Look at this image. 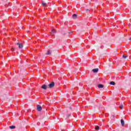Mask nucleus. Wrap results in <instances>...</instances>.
<instances>
[{"label":"nucleus","instance_id":"nucleus-9","mask_svg":"<svg viewBox=\"0 0 131 131\" xmlns=\"http://www.w3.org/2000/svg\"><path fill=\"white\" fill-rule=\"evenodd\" d=\"M42 6H43L44 7H47V6H48V5L47 4V3L43 2V1L42 2Z\"/></svg>","mask_w":131,"mask_h":131},{"label":"nucleus","instance_id":"nucleus-13","mask_svg":"<svg viewBox=\"0 0 131 131\" xmlns=\"http://www.w3.org/2000/svg\"><path fill=\"white\" fill-rule=\"evenodd\" d=\"M15 126H10L9 127L10 128H11V129H13V128H15Z\"/></svg>","mask_w":131,"mask_h":131},{"label":"nucleus","instance_id":"nucleus-3","mask_svg":"<svg viewBox=\"0 0 131 131\" xmlns=\"http://www.w3.org/2000/svg\"><path fill=\"white\" fill-rule=\"evenodd\" d=\"M16 45H17V46H18V48L19 49H22V48H23V45L22 43H20L19 42H17L16 43Z\"/></svg>","mask_w":131,"mask_h":131},{"label":"nucleus","instance_id":"nucleus-17","mask_svg":"<svg viewBox=\"0 0 131 131\" xmlns=\"http://www.w3.org/2000/svg\"><path fill=\"white\" fill-rule=\"evenodd\" d=\"M11 51H12V52L14 51H15V48H12L11 49Z\"/></svg>","mask_w":131,"mask_h":131},{"label":"nucleus","instance_id":"nucleus-6","mask_svg":"<svg viewBox=\"0 0 131 131\" xmlns=\"http://www.w3.org/2000/svg\"><path fill=\"white\" fill-rule=\"evenodd\" d=\"M121 123L122 126H124V121L123 120V119L121 120Z\"/></svg>","mask_w":131,"mask_h":131},{"label":"nucleus","instance_id":"nucleus-11","mask_svg":"<svg viewBox=\"0 0 131 131\" xmlns=\"http://www.w3.org/2000/svg\"><path fill=\"white\" fill-rule=\"evenodd\" d=\"M52 53V51H51V50H48L47 51V55H51V53Z\"/></svg>","mask_w":131,"mask_h":131},{"label":"nucleus","instance_id":"nucleus-14","mask_svg":"<svg viewBox=\"0 0 131 131\" xmlns=\"http://www.w3.org/2000/svg\"><path fill=\"white\" fill-rule=\"evenodd\" d=\"M95 129H97V130L100 129V127H99V126H97L95 127Z\"/></svg>","mask_w":131,"mask_h":131},{"label":"nucleus","instance_id":"nucleus-10","mask_svg":"<svg viewBox=\"0 0 131 131\" xmlns=\"http://www.w3.org/2000/svg\"><path fill=\"white\" fill-rule=\"evenodd\" d=\"M110 84H111V85H115V82L114 81H111Z\"/></svg>","mask_w":131,"mask_h":131},{"label":"nucleus","instance_id":"nucleus-7","mask_svg":"<svg viewBox=\"0 0 131 131\" xmlns=\"http://www.w3.org/2000/svg\"><path fill=\"white\" fill-rule=\"evenodd\" d=\"M98 88H99V89H102V88H104V85L103 84H98Z\"/></svg>","mask_w":131,"mask_h":131},{"label":"nucleus","instance_id":"nucleus-15","mask_svg":"<svg viewBox=\"0 0 131 131\" xmlns=\"http://www.w3.org/2000/svg\"><path fill=\"white\" fill-rule=\"evenodd\" d=\"M123 105H120V108L123 109Z\"/></svg>","mask_w":131,"mask_h":131},{"label":"nucleus","instance_id":"nucleus-2","mask_svg":"<svg viewBox=\"0 0 131 131\" xmlns=\"http://www.w3.org/2000/svg\"><path fill=\"white\" fill-rule=\"evenodd\" d=\"M37 111H41L42 110V107L39 105H37Z\"/></svg>","mask_w":131,"mask_h":131},{"label":"nucleus","instance_id":"nucleus-16","mask_svg":"<svg viewBox=\"0 0 131 131\" xmlns=\"http://www.w3.org/2000/svg\"><path fill=\"white\" fill-rule=\"evenodd\" d=\"M123 58H124V59H126V56L123 55Z\"/></svg>","mask_w":131,"mask_h":131},{"label":"nucleus","instance_id":"nucleus-12","mask_svg":"<svg viewBox=\"0 0 131 131\" xmlns=\"http://www.w3.org/2000/svg\"><path fill=\"white\" fill-rule=\"evenodd\" d=\"M76 17H77V16L76 15V14H74L73 15V17L74 18V19H76Z\"/></svg>","mask_w":131,"mask_h":131},{"label":"nucleus","instance_id":"nucleus-1","mask_svg":"<svg viewBox=\"0 0 131 131\" xmlns=\"http://www.w3.org/2000/svg\"><path fill=\"white\" fill-rule=\"evenodd\" d=\"M54 85H55V82H52L51 83H50L48 85L49 88H50V89H52V88H54Z\"/></svg>","mask_w":131,"mask_h":131},{"label":"nucleus","instance_id":"nucleus-18","mask_svg":"<svg viewBox=\"0 0 131 131\" xmlns=\"http://www.w3.org/2000/svg\"><path fill=\"white\" fill-rule=\"evenodd\" d=\"M129 40H131V37L129 38Z\"/></svg>","mask_w":131,"mask_h":131},{"label":"nucleus","instance_id":"nucleus-5","mask_svg":"<svg viewBox=\"0 0 131 131\" xmlns=\"http://www.w3.org/2000/svg\"><path fill=\"white\" fill-rule=\"evenodd\" d=\"M41 89H42L43 90H47V85L44 84V85H42Z\"/></svg>","mask_w":131,"mask_h":131},{"label":"nucleus","instance_id":"nucleus-4","mask_svg":"<svg viewBox=\"0 0 131 131\" xmlns=\"http://www.w3.org/2000/svg\"><path fill=\"white\" fill-rule=\"evenodd\" d=\"M92 71L94 73H97V72H98V71H99V69H94L92 70Z\"/></svg>","mask_w":131,"mask_h":131},{"label":"nucleus","instance_id":"nucleus-8","mask_svg":"<svg viewBox=\"0 0 131 131\" xmlns=\"http://www.w3.org/2000/svg\"><path fill=\"white\" fill-rule=\"evenodd\" d=\"M55 33H56V30H52L51 31V35H54Z\"/></svg>","mask_w":131,"mask_h":131}]
</instances>
